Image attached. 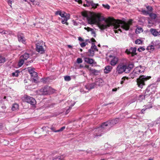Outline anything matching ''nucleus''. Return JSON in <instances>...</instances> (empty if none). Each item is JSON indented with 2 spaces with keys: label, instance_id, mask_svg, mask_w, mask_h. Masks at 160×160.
<instances>
[{
  "label": "nucleus",
  "instance_id": "obj_28",
  "mask_svg": "<svg viewBox=\"0 0 160 160\" xmlns=\"http://www.w3.org/2000/svg\"><path fill=\"white\" fill-rule=\"evenodd\" d=\"M24 60L23 59L20 57V58L18 63V66L19 67H21L22 66L24 63Z\"/></svg>",
  "mask_w": 160,
  "mask_h": 160
},
{
  "label": "nucleus",
  "instance_id": "obj_35",
  "mask_svg": "<svg viewBox=\"0 0 160 160\" xmlns=\"http://www.w3.org/2000/svg\"><path fill=\"white\" fill-rule=\"evenodd\" d=\"M150 86H152L151 90L152 94L155 93L156 89V86L155 85H151Z\"/></svg>",
  "mask_w": 160,
  "mask_h": 160
},
{
  "label": "nucleus",
  "instance_id": "obj_33",
  "mask_svg": "<svg viewBox=\"0 0 160 160\" xmlns=\"http://www.w3.org/2000/svg\"><path fill=\"white\" fill-rule=\"evenodd\" d=\"M91 48H92V49H93L94 51H98V49L97 48V46L93 42L92 43V45Z\"/></svg>",
  "mask_w": 160,
  "mask_h": 160
},
{
  "label": "nucleus",
  "instance_id": "obj_12",
  "mask_svg": "<svg viewBox=\"0 0 160 160\" xmlns=\"http://www.w3.org/2000/svg\"><path fill=\"white\" fill-rule=\"evenodd\" d=\"M109 57L112 58L110 63L111 65L112 66H115L118 61V58L112 55H110Z\"/></svg>",
  "mask_w": 160,
  "mask_h": 160
},
{
  "label": "nucleus",
  "instance_id": "obj_48",
  "mask_svg": "<svg viewBox=\"0 0 160 160\" xmlns=\"http://www.w3.org/2000/svg\"><path fill=\"white\" fill-rule=\"evenodd\" d=\"M87 44V43H86L85 42H83L80 43V45L81 47H82V48H83L85 47Z\"/></svg>",
  "mask_w": 160,
  "mask_h": 160
},
{
  "label": "nucleus",
  "instance_id": "obj_34",
  "mask_svg": "<svg viewBox=\"0 0 160 160\" xmlns=\"http://www.w3.org/2000/svg\"><path fill=\"white\" fill-rule=\"evenodd\" d=\"M145 97H146V96L145 95H140L139 97L138 100L140 102H141L143 99L145 98Z\"/></svg>",
  "mask_w": 160,
  "mask_h": 160
},
{
  "label": "nucleus",
  "instance_id": "obj_40",
  "mask_svg": "<svg viewBox=\"0 0 160 160\" xmlns=\"http://www.w3.org/2000/svg\"><path fill=\"white\" fill-rule=\"evenodd\" d=\"M142 12L143 13V14L144 15H148L149 14V12H148V11H147L145 10L142 9Z\"/></svg>",
  "mask_w": 160,
  "mask_h": 160
},
{
  "label": "nucleus",
  "instance_id": "obj_59",
  "mask_svg": "<svg viewBox=\"0 0 160 160\" xmlns=\"http://www.w3.org/2000/svg\"><path fill=\"white\" fill-rule=\"evenodd\" d=\"M118 88H113L112 89V91L113 92H115V91H116L117 90V89H118Z\"/></svg>",
  "mask_w": 160,
  "mask_h": 160
},
{
  "label": "nucleus",
  "instance_id": "obj_54",
  "mask_svg": "<svg viewBox=\"0 0 160 160\" xmlns=\"http://www.w3.org/2000/svg\"><path fill=\"white\" fill-rule=\"evenodd\" d=\"M75 2H78L79 4H81L82 1L81 0H74Z\"/></svg>",
  "mask_w": 160,
  "mask_h": 160
},
{
  "label": "nucleus",
  "instance_id": "obj_6",
  "mask_svg": "<svg viewBox=\"0 0 160 160\" xmlns=\"http://www.w3.org/2000/svg\"><path fill=\"white\" fill-rule=\"evenodd\" d=\"M118 122L119 119L117 118L103 123V125H105L106 128L108 130L118 123Z\"/></svg>",
  "mask_w": 160,
  "mask_h": 160
},
{
  "label": "nucleus",
  "instance_id": "obj_50",
  "mask_svg": "<svg viewBox=\"0 0 160 160\" xmlns=\"http://www.w3.org/2000/svg\"><path fill=\"white\" fill-rule=\"evenodd\" d=\"M150 16L153 18H155L156 17V15L154 14H151L150 15Z\"/></svg>",
  "mask_w": 160,
  "mask_h": 160
},
{
  "label": "nucleus",
  "instance_id": "obj_20",
  "mask_svg": "<svg viewBox=\"0 0 160 160\" xmlns=\"http://www.w3.org/2000/svg\"><path fill=\"white\" fill-rule=\"evenodd\" d=\"M151 44H153L154 46L157 48L160 47V42L159 40H156L155 41H153L152 42Z\"/></svg>",
  "mask_w": 160,
  "mask_h": 160
},
{
  "label": "nucleus",
  "instance_id": "obj_62",
  "mask_svg": "<svg viewBox=\"0 0 160 160\" xmlns=\"http://www.w3.org/2000/svg\"><path fill=\"white\" fill-rule=\"evenodd\" d=\"M85 0L87 2L88 4H89L90 3V2H91V1H90V0Z\"/></svg>",
  "mask_w": 160,
  "mask_h": 160
},
{
  "label": "nucleus",
  "instance_id": "obj_38",
  "mask_svg": "<svg viewBox=\"0 0 160 160\" xmlns=\"http://www.w3.org/2000/svg\"><path fill=\"white\" fill-rule=\"evenodd\" d=\"M143 30L141 28H138L136 29V33H140V32H142Z\"/></svg>",
  "mask_w": 160,
  "mask_h": 160
},
{
  "label": "nucleus",
  "instance_id": "obj_55",
  "mask_svg": "<svg viewBox=\"0 0 160 160\" xmlns=\"http://www.w3.org/2000/svg\"><path fill=\"white\" fill-rule=\"evenodd\" d=\"M77 67L76 68H81L83 67V66L82 65H80L79 66H76Z\"/></svg>",
  "mask_w": 160,
  "mask_h": 160
},
{
  "label": "nucleus",
  "instance_id": "obj_64",
  "mask_svg": "<svg viewBox=\"0 0 160 160\" xmlns=\"http://www.w3.org/2000/svg\"><path fill=\"white\" fill-rule=\"evenodd\" d=\"M92 42H95V40L94 38H92Z\"/></svg>",
  "mask_w": 160,
  "mask_h": 160
},
{
  "label": "nucleus",
  "instance_id": "obj_63",
  "mask_svg": "<svg viewBox=\"0 0 160 160\" xmlns=\"http://www.w3.org/2000/svg\"><path fill=\"white\" fill-rule=\"evenodd\" d=\"M68 46L69 48H72V46L70 45H68Z\"/></svg>",
  "mask_w": 160,
  "mask_h": 160
},
{
  "label": "nucleus",
  "instance_id": "obj_47",
  "mask_svg": "<svg viewBox=\"0 0 160 160\" xmlns=\"http://www.w3.org/2000/svg\"><path fill=\"white\" fill-rule=\"evenodd\" d=\"M144 50H145L144 48L142 47H139L138 49V51H139L140 52H142V51H143Z\"/></svg>",
  "mask_w": 160,
  "mask_h": 160
},
{
  "label": "nucleus",
  "instance_id": "obj_32",
  "mask_svg": "<svg viewBox=\"0 0 160 160\" xmlns=\"http://www.w3.org/2000/svg\"><path fill=\"white\" fill-rule=\"evenodd\" d=\"M6 61V58L3 57L0 55V63H3Z\"/></svg>",
  "mask_w": 160,
  "mask_h": 160
},
{
  "label": "nucleus",
  "instance_id": "obj_42",
  "mask_svg": "<svg viewBox=\"0 0 160 160\" xmlns=\"http://www.w3.org/2000/svg\"><path fill=\"white\" fill-rule=\"evenodd\" d=\"M147 9L148 10V11L149 12H151L152 10V7L151 6H148L146 7Z\"/></svg>",
  "mask_w": 160,
  "mask_h": 160
},
{
  "label": "nucleus",
  "instance_id": "obj_53",
  "mask_svg": "<svg viewBox=\"0 0 160 160\" xmlns=\"http://www.w3.org/2000/svg\"><path fill=\"white\" fill-rule=\"evenodd\" d=\"M85 68H88V69L90 71V69H91V68H90L89 65H86L85 66Z\"/></svg>",
  "mask_w": 160,
  "mask_h": 160
},
{
  "label": "nucleus",
  "instance_id": "obj_7",
  "mask_svg": "<svg viewBox=\"0 0 160 160\" xmlns=\"http://www.w3.org/2000/svg\"><path fill=\"white\" fill-rule=\"evenodd\" d=\"M42 94L43 95L50 94L53 93L54 90L51 87L48 86H45L43 88L41 89L40 90Z\"/></svg>",
  "mask_w": 160,
  "mask_h": 160
},
{
  "label": "nucleus",
  "instance_id": "obj_4",
  "mask_svg": "<svg viewBox=\"0 0 160 160\" xmlns=\"http://www.w3.org/2000/svg\"><path fill=\"white\" fill-rule=\"evenodd\" d=\"M150 76H146L144 75L141 76L139 78L137 79V85L138 87L142 88L145 85V82L151 78Z\"/></svg>",
  "mask_w": 160,
  "mask_h": 160
},
{
  "label": "nucleus",
  "instance_id": "obj_13",
  "mask_svg": "<svg viewBox=\"0 0 160 160\" xmlns=\"http://www.w3.org/2000/svg\"><path fill=\"white\" fill-rule=\"evenodd\" d=\"M103 80L101 78H98L96 80L94 83L96 88L98 86H102L103 84Z\"/></svg>",
  "mask_w": 160,
  "mask_h": 160
},
{
  "label": "nucleus",
  "instance_id": "obj_16",
  "mask_svg": "<svg viewBox=\"0 0 160 160\" xmlns=\"http://www.w3.org/2000/svg\"><path fill=\"white\" fill-rule=\"evenodd\" d=\"M36 50L37 52L41 54L44 53L45 52L43 47L39 44L37 45Z\"/></svg>",
  "mask_w": 160,
  "mask_h": 160
},
{
  "label": "nucleus",
  "instance_id": "obj_9",
  "mask_svg": "<svg viewBox=\"0 0 160 160\" xmlns=\"http://www.w3.org/2000/svg\"><path fill=\"white\" fill-rule=\"evenodd\" d=\"M24 100L30 104L34 105L36 103V101L35 99L32 97L28 96L27 95H25L23 97Z\"/></svg>",
  "mask_w": 160,
  "mask_h": 160
},
{
  "label": "nucleus",
  "instance_id": "obj_49",
  "mask_svg": "<svg viewBox=\"0 0 160 160\" xmlns=\"http://www.w3.org/2000/svg\"><path fill=\"white\" fill-rule=\"evenodd\" d=\"M65 128V126H63L61 128L57 130L58 132H61L64 130Z\"/></svg>",
  "mask_w": 160,
  "mask_h": 160
},
{
  "label": "nucleus",
  "instance_id": "obj_52",
  "mask_svg": "<svg viewBox=\"0 0 160 160\" xmlns=\"http://www.w3.org/2000/svg\"><path fill=\"white\" fill-rule=\"evenodd\" d=\"M13 0H8V3L10 6H11L12 5V2H13Z\"/></svg>",
  "mask_w": 160,
  "mask_h": 160
},
{
  "label": "nucleus",
  "instance_id": "obj_51",
  "mask_svg": "<svg viewBox=\"0 0 160 160\" xmlns=\"http://www.w3.org/2000/svg\"><path fill=\"white\" fill-rule=\"evenodd\" d=\"M62 12L61 11H58L56 12L55 13V14L56 15H59L60 16L61 15V13H62Z\"/></svg>",
  "mask_w": 160,
  "mask_h": 160
},
{
  "label": "nucleus",
  "instance_id": "obj_11",
  "mask_svg": "<svg viewBox=\"0 0 160 160\" xmlns=\"http://www.w3.org/2000/svg\"><path fill=\"white\" fill-rule=\"evenodd\" d=\"M137 48H131L129 49H127L126 51V52L128 54L131 55V56L133 57L136 54V52Z\"/></svg>",
  "mask_w": 160,
  "mask_h": 160
},
{
  "label": "nucleus",
  "instance_id": "obj_22",
  "mask_svg": "<svg viewBox=\"0 0 160 160\" xmlns=\"http://www.w3.org/2000/svg\"><path fill=\"white\" fill-rule=\"evenodd\" d=\"M150 32L154 36H157L158 35V32L155 29L151 28L150 29Z\"/></svg>",
  "mask_w": 160,
  "mask_h": 160
},
{
  "label": "nucleus",
  "instance_id": "obj_37",
  "mask_svg": "<svg viewBox=\"0 0 160 160\" xmlns=\"http://www.w3.org/2000/svg\"><path fill=\"white\" fill-rule=\"evenodd\" d=\"M75 103V102H74L73 104H72V105L69 107L67 109L66 111V113L67 114L68 113L70 112V109H71L72 107L74 105Z\"/></svg>",
  "mask_w": 160,
  "mask_h": 160
},
{
  "label": "nucleus",
  "instance_id": "obj_21",
  "mask_svg": "<svg viewBox=\"0 0 160 160\" xmlns=\"http://www.w3.org/2000/svg\"><path fill=\"white\" fill-rule=\"evenodd\" d=\"M84 29L86 30H87L88 32L91 31V34L94 37H96L95 32L92 29L88 27H85Z\"/></svg>",
  "mask_w": 160,
  "mask_h": 160
},
{
  "label": "nucleus",
  "instance_id": "obj_57",
  "mask_svg": "<svg viewBox=\"0 0 160 160\" xmlns=\"http://www.w3.org/2000/svg\"><path fill=\"white\" fill-rule=\"evenodd\" d=\"M113 102L108 103V104H103L102 105V106H106L107 105H109V104H113Z\"/></svg>",
  "mask_w": 160,
  "mask_h": 160
},
{
  "label": "nucleus",
  "instance_id": "obj_41",
  "mask_svg": "<svg viewBox=\"0 0 160 160\" xmlns=\"http://www.w3.org/2000/svg\"><path fill=\"white\" fill-rule=\"evenodd\" d=\"M64 79L66 81H69L71 79V78L70 76H66L64 77Z\"/></svg>",
  "mask_w": 160,
  "mask_h": 160
},
{
  "label": "nucleus",
  "instance_id": "obj_43",
  "mask_svg": "<svg viewBox=\"0 0 160 160\" xmlns=\"http://www.w3.org/2000/svg\"><path fill=\"white\" fill-rule=\"evenodd\" d=\"M82 59L80 58H77V62L78 63H82Z\"/></svg>",
  "mask_w": 160,
  "mask_h": 160
},
{
  "label": "nucleus",
  "instance_id": "obj_44",
  "mask_svg": "<svg viewBox=\"0 0 160 160\" xmlns=\"http://www.w3.org/2000/svg\"><path fill=\"white\" fill-rule=\"evenodd\" d=\"M102 5L105 8H107L108 9H110V6L108 4L105 5V4H102Z\"/></svg>",
  "mask_w": 160,
  "mask_h": 160
},
{
  "label": "nucleus",
  "instance_id": "obj_27",
  "mask_svg": "<svg viewBox=\"0 0 160 160\" xmlns=\"http://www.w3.org/2000/svg\"><path fill=\"white\" fill-rule=\"evenodd\" d=\"M27 69L30 75L32 74V73L35 71L34 68L31 67L27 68Z\"/></svg>",
  "mask_w": 160,
  "mask_h": 160
},
{
  "label": "nucleus",
  "instance_id": "obj_45",
  "mask_svg": "<svg viewBox=\"0 0 160 160\" xmlns=\"http://www.w3.org/2000/svg\"><path fill=\"white\" fill-rule=\"evenodd\" d=\"M135 43L136 44H140L142 43V41L140 39H137L135 41Z\"/></svg>",
  "mask_w": 160,
  "mask_h": 160
},
{
  "label": "nucleus",
  "instance_id": "obj_46",
  "mask_svg": "<svg viewBox=\"0 0 160 160\" xmlns=\"http://www.w3.org/2000/svg\"><path fill=\"white\" fill-rule=\"evenodd\" d=\"M154 46L153 44H151L150 46L148 47V49L154 50Z\"/></svg>",
  "mask_w": 160,
  "mask_h": 160
},
{
  "label": "nucleus",
  "instance_id": "obj_5",
  "mask_svg": "<svg viewBox=\"0 0 160 160\" xmlns=\"http://www.w3.org/2000/svg\"><path fill=\"white\" fill-rule=\"evenodd\" d=\"M106 127L105 125H103V123L100 127H98L95 129L94 132V135L95 136H101L103 132L106 131Z\"/></svg>",
  "mask_w": 160,
  "mask_h": 160
},
{
  "label": "nucleus",
  "instance_id": "obj_24",
  "mask_svg": "<svg viewBox=\"0 0 160 160\" xmlns=\"http://www.w3.org/2000/svg\"><path fill=\"white\" fill-rule=\"evenodd\" d=\"M90 71L92 74L95 75H98L99 72L98 71L92 68L90 69Z\"/></svg>",
  "mask_w": 160,
  "mask_h": 160
},
{
  "label": "nucleus",
  "instance_id": "obj_26",
  "mask_svg": "<svg viewBox=\"0 0 160 160\" xmlns=\"http://www.w3.org/2000/svg\"><path fill=\"white\" fill-rule=\"evenodd\" d=\"M18 105L17 103H14L13 104L12 108V111H15L17 110L18 109Z\"/></svg>",
  "mask_w": 160,
  "mask_h": 160
},
{
  "label": "nucleus",
  "instance_id": "obj_17",
  "mask_svg": "<svg viewBox=\"0 0 160 160\" xmlns=\"http://www.w3.org/2000/svg\"><path fill=\"white\" fill-rule=\"evenodd\" d=\"M152 86H149L148 87L146 90L145 92V95L146 97L149 96L152 93Z\"/></svg>",
  "mask_w": 160,
  "mask_h": 160
},
{
  "label": "nucleus",
  "instance_id": "obj_58",
  "mask_svg": "<svg viewBox=\"0 0 160 160\" xmlns=\"http://www.w3.org/2000/svg\"><path fill=\"white\" fill-rule=\"evenodd\" d=\"M78 39L79 41H84V40L81 37H79L78 38Z\"/></svg>",
  "mask_w": 160,
  "mask_h": 160
},
{
  "label": "nucleus",
  "instance_id": "obj_29",
  "mask_svg": "<svg viewBox=\"0 0 160 160\" xmlns=\"http://www.w3.org/2000/svg\"><path fill=\"white\" fill-rule=\"evenodd\" d=\"M31 76L33 78V79L35 81H37L36 79L35 78H36L38 76L37 72L34 71V72L32 73V74H31Z\"/></svg>",
  "mask_w": 160,
  "mask_h": 160
},
{
  "label": "nucleus",
  "instance_id": "obj_25",
  "mask_svg": "<svg viewBox=\"0 0 160 160\" xmlns=\"http://www.w3.org/2000/svg\"><path fill=\"white\" fill-rule=\"evenodd\" d=\"M52 160H63L62 157L60 156H56L53 157Z\"/></svg>",
  "mask_w": 160,
  "mask_h": 160
},
{
  "label": "nucleus",
  "instance_id": "obj_30",
  "mask_svg": "<svg viewBox=\"0 0 160 160\" xmlns=\"http://www.w3.org/2000/svg\"><path fill=\"white\" fill-rule=\"evenodd\" d=\"M88 4L91 5L92 6L95 8H96L98 6V4H96L94 3L92 1H91L90 2V3Z\"/></svg>",
  "mask_w": 160,
  "mask_h": 160
},
{
  "label": "nucleus",
  "instance_id": "obj_18",
  "mask_svg": "<svg viewBox=\"0 0 160 160\" xmlns=\"http://www.w3.org/2000/svg\"><path fill=\"white\" fill-rule=\"evenodd\" d=\"M18 41L22 42L23 43L25 44L26 41L25 40V38L22 34H18Z\"/></svg>",
  "mask_w": 160,
  "mask_h": 160
},
{
  "label": "nucleus",
  "instance_id": "obj_1",
  "mask_svg": "<svg viewBox=\"0 0 160 160\" xmlns=\"http://www.w3.org/2000/svg\"><path fill=\"white\" fill-rule=\"evenodd\" d=\"M83 16L87 17L88 23L91 24H97L99 28L102 30L113 25L110 20L106 19L103 17L99 15H97L95 17H88L86 14H85Z\"/></svg>",
  "mask_w": 160,
  "mask_h": 160
},
{
  "label": "nucleus",
  "instance_id": "obj_14",
  "mask_svg": "<svg viewBox=\"0 0 160 160\" xmlns=\"http://www.w3.org/2000/svg\"><path fill=\"white\" fill-rule=\"evenodd\" d=\"M85 87L88 91L96 88L94 82L88 83L85 86Z\"/></svg>",
  "mask_w": 160,
  "mask_h": 160
},
{
  "label": "nucleus",
  "instance_id": "obj_2",
  "mask_svg": "<svg viewBox=\"0 0 160 160\" xmlns=\"http://www.w3.org/2000/svg\"><path fill=\"white\" fill-rule=\"evenodd\" d=\"M132 20L130 19L127 22L121 21L119 23H116L113 25L114 30L115 33H118V31L122 32L121 28L126 31L129 30L130 26L132 24Z\"/></svg>",
  "mask_w": 160,
  "mask_h": 160
},
{
  "label": "nucleus",
  "instance_id": "obj_19",
  "mask_svg": "<svg viewBox=\"0 0 160 160\" xmlns=\"http://www.w3.org/2000/svg\"><path fill=\"white\" fill-rule=\"evenodd\" d=\"M112 69V68L110 66H107L105 67L104 70V72L105 73H108L110 72Z\"/></svg>",
  "mask_w": 160,
  "mask_h": 160
},
{
  "label": "nucleus",
  "instance_id": "obj_36",
  "mask_svg": "<svg viewBox=\"0 0 160 160\" xmlns=\"http://www.w3.org/2000/svg\"><path fill=\"white\" fill-rule=\"evenodd\" d=\"M19 72L18 70H16L15 72H13L12 73V75L13 77H18Z\"/></svg>",
  "mask_w": 160,
  "mask_h": 160
},
{
  "label": "nucleus",
  "instance_id": "obj_10",
  "mask_svg": "<svg viewBox=\"0 0 160 160\" xmlns=\"http://www.w3.org/2000/svg\"><path fill=\"white\" fill-rule=\"evenodd\" d=\"M66 14V13L64 12H62L60 16L62 18V23L63 24H66L67 25H68V23L67 22V21L69 19V17L67 16Z\"/></svg>",
  "mask_w": 160,
  "mask_h": 160
},
{
  "label": "nucleus",
  "instance_id": "obj_8",
  "mask_svg": "<svg viewBox=\"0 0 160 160\" xmlns=\"http://www.w3.org/2000/svg\"><path fill=\"white\" fill-rule=\"evenodd\" d=\"M142 68V67L141 66L136 67L133 71L132 74L131 75V78H134V77L138 75L140 73L143 72V69Z\"/></svg>",
  "mask_w": 160,
  "mask_h": 160
},
{
  "label": "nucleus",
  "instance_id": "obj_61",
  "mask_svg": "<svg viewBox=\"0 0 160 160\" xmlns=\"http://www.w3.org/2000/svg\"><path fill=\"white\" fill-rule=\"evenodd\" d=\"M160 82V78H158L157 80V82Z\"/></svg>",
  "mask_w": 160,
  "mask_h": 160
},
{
  "label": "nucleus",
  "instance_id": "obj_39",
  "mask_svg": "<svg viewBox=\"0 0 160 160\" xmlns=\"http://www.w3.org/2000/svg\"><path fill=\"white\" fill-rule=\"evenodd\" d=\"M50 129L52 131L54 132H58L57 130H56L55 128L53 125H52L51 127L50 128Z\"/></svg>",
  "mask_w": 160,
  "mask_h": 160
},
{
  "label": "nucleus",
  "instance_id": "obj_3",
  "mask_svg": "<svg viewBox=\"0 0 160 160\" xmlns=\"http://www.w3.org/2000/svg\"><path fill=\"white\" fill-rule=\"evenodd\" d=\"M133 67V63L120 64L117 67L116 71L119 74H122L123 72L128 73Z\"/></svg>",
  "mask_w": 160,
  "mask_h": 160
},
{
  "label": "nucleus",
  "instance_id": "obj_23",
  "mask_svg": "<svg viewBox=\"0 0 160 160\" xmlns=\"http://www.w3.org/2000/svg\"><path fill=\"white\" fill-rule=\"evenodd\" d=\"M30 57V55L29 53H26L22 55L21 57L24 60L27 59Z\"/></svg>",
  "mask_w": 160,
  "mask_h": 160
},
{
  "label": "nucleus",
  "instance_id": "obj_56",
  "mask_svg": "<svg viewBox=\"0 0 160 160\" xmlns=\"http://www.w3.org/2000/svg\"><path fill=\"white\" fill-rule=\"evenodd\" d=\"M156 124H160V117L158 119L156 123Z\"/></svg>",
  "mask_w": 160,
  "mask_h": 160
},
{
  "label": "nucleus",
  "instance_id": "obj_31",
  "mask_svg": "<svg viewBox=\"0 0 160 160\" xmlns=\"http://www.w3.org/2000/svg\"><path fill=\"white\" fill-rule=\"evenodd\" d=\"M94 51L93 49H92V48L89 50L88 52L89 53V55L93 56L94 55Z\"/></svg>",
  "mask_w": 160,
  "mask_h": 160
},
{
  "label": "nucleus",
  "instance_id": "obj_60",
  "mask_svg": "<svg viewBox=\"0 0 160 160\" xmlns=\"http://www.w3.org/2000/svg\"><path fill=\"white\" fill-rule=\"evenodd\" d=\"M3 32H2V33L3 34H7L8 32L6 31H2Z\"/></svg>",
  "mask_w": 160,
  "mask_h": 160
},
{
  "label": "nucleus",
  "instance_id": "obj_15",
  "mask_svg": "<svg viewBox=\"0 0 160 160\" xmlns=\"http://www.w3.org/2000/svg\"><path fill=\"white\" fill-rule=\"evenodd\" d=\"M85 61L88 63L92 65V66H93V65H96V62H94L93 59L90 58H84Z\"/></svg>",
  "mask_w": 160,
  "mask_h": 160
}]
</instances>
